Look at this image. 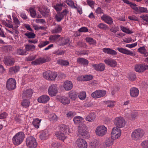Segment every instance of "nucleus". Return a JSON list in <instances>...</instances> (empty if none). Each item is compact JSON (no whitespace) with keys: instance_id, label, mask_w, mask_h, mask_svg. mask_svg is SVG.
<instances>
[{"instance_id":"obj_24","label":"nucleus","mask_w":148,"mask_h":148,"mask_svg":"<svg viewBox=\"0 0 148 148\" xmlns=\"http://www.w3.org/2000/svg\"><path fill=\"white\" fill-rule=\"evenodd\" d=\"M77 62L79 64L83 65V66H87L88 64V61L84 58H79L77 59Z\"/></svg>"},{"instance_id":"obj_7","label":"nucleus","mask_w":148,"mask_h":148,"mask_svg":"<svg viewBox=\"0 0 148 148\" xmlns=\"http://www.w3.org/2000/svg\"><path fill=\"white\" fill-rule=\"evenodd\" d=\"M16 82L14 79L9 78L6 82V87L9 90L14 89L16 87Z\"/></svg>"},{"instance_id":"obj_44","label":"nucleus","mask_w":148,"mask_h":148,"mask_svg":"<svg viewBox=\"0 0 148 148\" xmlns=\"http://www.w3.org/2000/svg\"><path fill=\"white\" fill-rule=\"evenodd\" d=\"M66 3L72 8L77 9L78 8L77 6L74 5L73 1L71 0H67L66 1Z\"/></svg>"},{"instance_id":"obj_14","label":"nucleus","mask_w":148,"mask_h":148,"mask_svg":"<svg viewBox=\"0 0 148 148\" xmlns=\"http://www.w3.org/2000/svg\"><path fill=\"white\" fill-rule=\"evenodd\" d=\"M39 138L41 140H44L48 139L49 136V132L47 130L41 131L39 135Z\"/></svg>"},{"instance_id":"obj_10","label":"nucleus","mask_w":148,"mask_h":148,"mask_svg":"<svg viewBox=\"0 0 148 148\" xmlns=\"http://www.w3.org/2000/svg\"><path fill=\"white\" fill-rule=\"evenodd\" d=\"M135 71L139 73L143 72L148 70V65L145 64H137L134 66Z\"/></svg>"},{"instance_id":"obj_4","label":"nucleus","mask_w":148,"mask_h":148,"mask_svg":"<svg viewBox=\"0 0 148 148\" xmlns=\"http://www.w3.org/2000/svg\"><path fill=\"white\" fill-rule=\"evenodd\" d=\"M26 143L29 148H36L37 146L36 139L32 136H29L26 138Z\"/></svg>"},{"instance_id":"obj_36","label":"nucleus","mask_w":148,"mask_h":148,"mask_svg":"<svg viewBox=\"0 0 148 148\" xmlns=\"http://www.w3.org/2000/svg\"><path fill=\"white\" fill-rule=\"evenodd\" d=\"M57 63L62 66H68L69 64L67 60L62 59L58 60L57 61Z\"/></svg>"},{"instance_id":"obj_37","label":"nucleus","mask_w":148,"mask_h":148,"mask_svg":"<svg viewBox=\"0 0 148 148\" xmlns=\"http://www.w3.org/2000/svg\"><path fill=\"white\" fill-rule=\"evenodd\" d=\"M114 139H112L111 137L106 139L105 142L106 145L108 147L112 145L113 144Z\"/></svg>"},{"instance_id":"obj_62","label":"nucleus","mask_w":148,"mask_h":148,"mask_svg":"<svg viewBox=\"0 0 148 148\" xmlns=\"http://www.w3.org/2000/svg\"><path fill=\"white\" fill-rule=\"evenodd\" d=\"M75 115L76 113L74 112L69 111L66 114L67 117L69 118L73 117Z\"/></svg>"},{"instance_id":"obj_43","label":"nucleus","mask_w":148,"mask_h":148,"mask_svg":"<svg viewBox=\"0 0 148 148\" xmlns=\"http://www.w3.org/2000/svg\"><path fill=\"white\" fill-rule=\"evenodd\" d=\"M51 74V71H46L43 73V77L46 79L49 80L50 78L49 75Z\"/></svg>"},{"instance_id":"obj_1","label":"nucleus","mask_w":148,"mask_h":148,"mask_svg":"<svg viewBox=\"0 0 148 148\" xmlns=\"http://www.w3.org/2000/svg\"><path fill=\"white\" fill-rule=\"evenodd\" d=\"M25 138V134L22 132L16 134L12 138L14 144L16 145H18L23 142Z\"/></svg>"},{"instance_id":"obj_9","label":"nucleus","mask_w":148,"mask_h":148,"mask_svg":"<svg viewBox=\"0 0 148 148\" xmlns=\"http://www.w3.org/2000/svg\"><path fill=\"white\" fill-rule=\"evenodd\" d=\"M121 134L120 130L117 127H114L112 129L111 133V137L113 139H117L119 137Z\"/></svg>"},{"instance_id":"obj_28","label":"nucleus","mask_w":148,"mask_h":148,"mask_svg":"<svg viewBox=\"0 0 148 148\" xmlns=\"http://www.w3.org/2000/svg\"><path fill=\"white\" fill-rule=\"evenodd\" d=\"M117 49L119 51L124 54L130 55H132L133 54L132 51L122 48L118 47Z\"/></svg>"},{"instance_id":"obj_3","label":"nucleus","mask_w":148,"mask_h":148,"mask_svg":"<svg viewBox=\"0 0 148 148\" xmlns=\"http://www.w3.org/2000/svg\"><path fill=\"white\" fill-rule=\"evenodd\" d=\"M145 134L144 130L140 128L135 130L132 133V139L135 140H140L143 136Z\"/></svg>"},{"instance_id":"obj_8","label":"nucleus","mask_w":148,"mask_h":148,"mask_svg":"<svg viewBox=\"0 0 148 148\" xmlns=\"http://www.w3.org/2000/svg\"><path fill=\"white\" fill-rule=\"evenodd\" d=\"M106 94V91L103 90H98L92 93V97L94 98H98L104 96Z\"/></svg>"},{"instance_id":"obj_39","label":"nucleus","mask_w":148,"mask_h":148,"mask_svg":"<svg viewBox=\"0 0 148 148\" xmlns=\"http://www.w3.org/2000/svg\"><path fill=\"white\" fill-rule=\"evenodd\" d=\"M99 145V142L98 140H96L93 142L90 143L89 145L90 148H97Z\"/></svg>"},{"instance_id":"obj_31","label":"nucleus","mask_w":148,"mask_h":148,"mask_svg":"<svg viewBox=\"0 0 148 148\" xmlns=\"http://www.w3.org/2000/svg\"><path fill=\"white\" fill-rule=\"evenodd\" d=\"M59 100L64 104H69L70 103V99L66 97H61L59 98Z\"/></svg>"},{"instance_id":"obj_63","label":"nucleus","mask_w":148,"mask_h":148,"mask_svg":"<svg viewBox=\"0 0 148 148\" xmlns=\"http://www.w3.org/2000/svg\"><path fill=\"white\" fill-rule=\"evenodd\" d=\"M141 145L143 148H148V140H145L143 142L141 143Z\"/></svg>"},{"instance_id":"obj_21","label":"nucleus","mask_w":148,"mask_h":148,"mask_svg":"<svg viewBox=\"0 0 148 148\" xmlns=\"http://www.w3.org/2000/svg\"><path fill=\"white\" fill-rule=\"evenodd\" d=\"M49 99V96L47 95H42L38 97V101L39 103H45L48 101Z\"/></svg>"},{"instance_id":"obj_6","label":"nucleus","mask_w":148,"mask_h":148,"mask_svg":"<svg viewBox=\"0 0 148 148\" xmlns=\"http://www.w3.org/2000/svg\"><path fill=\"white\" fill-rule=\"evenodd\" d=\"M95 132L97 135L102 136L106 134L107 132V128L103 125L99 126L96 128Z\"/></svg>"},{"instance_id":"obj_61","label":"nucleus","mask_w":148,"mask_h":148,"mask_svg":"<svg viewBox=\"0 0 148 148\" xmlns=\"http://www.w3.org/2000/svg\"><path fill=\"white\" fill-rule=\"evenodd\" d=\"M134 12L137 14H140L143 12L148 13V10H134Z\"/></svg>"},{"instance_id":"obj_52","label":"nucleus","mask_w":148,"mask_h":148,"mask_svg":"<svg viewBox=\"0 0 148 148\" xmlns=\"http://www.w3.org/2000/svg\"><path fill=\"white\" fill-rule=\"evenodd\" d=\"M138 114L137 112H133L131 113L130 116L132 119H135L138 116Z\"/></svg>"},{"instance_id":"obj_30","label":"nucleus","mask_w":148,"mask_h":148,"mask_svg":"<svg viewBox=\"0 0 148 148\" xmlns=\"http://www.w3.org/2000/svg\"><path fill=\"white\" fill-rule=\"evenodd\" d=\"M41 120V119L38 118H36L33 119L32 124L35 128L38 129L39 128Z\"/></svg>"},{"instance_id":"obj_29","label":"nucleus","mask_w":148,"mask_h":148,"mask_svg":"<svg viewBox=\"0 0 148 148\" xmlns=\"http://www.w3.org/2000/svg\"><path fill=\"white\" fill-rule=\"evenodd\" d=\"M93 76L91 75H86L84 76H81L80 77H78V79L79 80L89 81L92 79Z\"/></svg>"},{"instance_id":"obj_56","label":"nucleus","mask_w":148,"mask_h":148,"mask_svg":"<svg viewBox=\"0 0 148 148\" xmlns=\"http://www.w3.org/2000/svg\"><path fill=\"white\" fill-rule=\"evenodd\" d=\"M69 42L70 40L69 38H64L62 39L61 44L62 45H64L69 44Z\"/></svg>"},{"instance_id":"obj_13","label":"nucleus","mask_w":148,"mask_h":148,"mask_svg":"<svg viewBox=\"0 0 148 148\" xmlns=\"http://www.w3.org/2000/svg\"><path fill=\"white\" fill-rule=\"evenodd\" d=\"M76 144L79 148H87V144L86 141L82 138H78L76 142Z\"/></svg>"},{"instance_id":"obj_45","label":"nucleus","mask_w":148,"mask_h":148,"mask_svg":"<svg viewBox=\"0 0 148 148\" xmlns=\"http://www.w3.org/2000/svg\"><path fill=\"white\" fill-rule=\"evenodd\" d=\"M66 5L64 3L56 5L55 6V9H62L66 8Z\"/></svg>"},{"instance_id":"obj_58","label":"nucleus","mask_w":148,"mask_h":148,"mask_svg":"<svg viewBox=\"0 0 148 148\" xmlns=\"http://www.w3.org/2000/svg\"><path fill=\"white\" fill-rule=\"evenodd\" d=\"M128 78L130 80L133 81L136 79V76L134 73H131L129 75Z\"/></svg>"},{"instance_id":"obj_35","label":"nucleus","mask_w":148,"mask_h":148,"mask_svg":"<svg viewBox=\"0 0 148 148\" xmlns=\"http://www.w3.org/2000/svg\"><path fill=\"white\" fill-rule=\"evenodd\" d=\"M73 120L75 124H78L82 122L83 118L79 116H76L74 118Z\"/></svg>"},{"instance_id":"obj_38","label":"nucleus","mask_w":148,"mask_h":148,"mask_svg":"<svg viewBox=\"0 0 148 148\" xmlns=\"http://www.w3.org/2000/svg\"><path fill=\"white\" fill-rule=\"evenodd\" d=\"M30 103V101L28 100L27 99H24L21 102V105L25 108L29 107Z\"/></svg>"},{"instance_id":"obj_23","label":"nucleus","mask_w":148,"mask_h":148,"mask_svg":"<svg viewBox=\"0 0 148 148\" xmlns=\"http://www.w3.org/2000/svg\"><path fill=\"white\" fill-rule=\"evenodd\" d=\"M102 19L106 23L111 25L113 23V20L112 18L110 16L103 15L101 17Z\"/></svg>"},{"instance_id":"obj_19","label":"nucleus","mask_w":148,"mask_h":148,"mask_svg":"<svg viewBox=\"0 0 148 148\" xmlns=\"http://www.w3.org/2000/svg\"><path fill=\"white\" fill-rule=\"evenodd\" d=\"M92 66L94 69L100 71H102L104 70L105 69V65L104 64L100 63L99 64H93Z\"/></svg>"},{"instance_id":"obj_40","label":"nucleus","mask_w":148,"mask_h":148,"mask_svg":"<svg viewBox=\"0 0 148 148\" xmlns=\"http://www.w3.org/2000/svg\"><path fill=\"white\" fill-rule=\"evenodd\" d=\"M60 36V35L58 34L51 35L49 37V39L51 42H53L58 39Z\"/></svg>"},{"instance_id":"obj_51","label":"nucleus","mask_w":148,"mask_h":148,"mask_svg":"<svg viewBox=\"0 0 148 148\" xmlns=\"http://www.w3.org/2000/svg\"><path fill=\"white\" fill-rule=\"evenodd\" d=\"M49 42L47 40L42 41L39 44L38 47L40 48H42L49 44Z\"/></svg>"},{"instance_id":"obj_12","label":"nucleus","mask_w":148,"mask_h":148,"mask_svg":"<svg viewBox=\"0 0 148 148\" xmlns=\"http://www.w3.org/2000/svg\"><path fill=\"white\" fill-rule=\"evenodd\" d=\"M50 60V58L48 57L43 58H39L34 61L32 62V64L34 65H36L49 62Z\"/></svg>"},{"instance_id":"obj_26","label":"nucleus","mask_w":148,"mask_h":148,"mask_svg":"<svg viewBox=\"0 0 148 148\" xmlns=\"http://www.w3.org/2000/svg\"><path fill=\"white\" fill-rule=\"evenodd\" d=\"M62 30V26L59 25H56L55 27L51 30V32L53 34H58L61 32Z\"/></svg>"},{"instance_id":"obj_15","label":"nucleus","mask_w":148,"mask_h":148,"mask_svg":"<svg viewBox=\"0 0 148 148\" xmlns=\"http://www.w3.org/2000/svg\"><path fill=\"white\" fill-rule=\"evenodd\" d=\"M48 92L50 96L52 97L56 95L58 92L56 86L55 84L50 86L49 87Z\"/></svg>"},{"instance_id":"obj_57","label":"nucleus","mask_w":148,"mask_h":148,"mask_svg":"<svg viewBox=\"0 0 148 148\" xmlns=\"http://www.w3.org/2000/svg\"><path fill=\"white\" fill-rule=\"evenodd\" d=\"M86 96V93L85 92H80L78 95L79 98L81 100L84 99Z\"/></svg>"},{"instance_id":"obj_64","label":"nucleus","mask_w":148,"mask_h":148,"mask_svg":"<svg viewBox=\"0 0 148 148\" xmlns=\"http://www.w3.org/2000/svg\"><path fill=\"white\" fill-rule=\"evenodd\" d=\"M140 17L142 18L144 21H145L148 24V16L147 15H142L140 16Z\"/></svg>"},{"instance_id":"obj_60","label":"nucleus","mask_w":148,"mask_h":148,"mask_svg":"<svg viewBox=\"0 0 148 148\" xmlns=\"http://www.w3.org/2000/svg\"><path fill=\"white\" fill-rule=\"evenodd\" d=\"M13 19L14 23L16 25L15 27L16 28H17L18 27V25L20 24V21L18 18L16 17H13Z\"/></svg>"},{"instance_id":"obj_42","label":"nucleus","mask_w":148,"mask_h":148,"mask_svg":"<svg viewBox=\"0 0 148 148\" xmlns=\"http://www.w3.org/2000/svg\"><path fill=\"white\" fill-rule=\"evenodd\" d=\"M35 46L34 45H25L26 51H33L35 50Z\"/></svg>"},{"instance_id":"obj_27","label":"nucleus","mask_w":148,"mask_h":148,"mask_svg":"<svg viewBox=\"0 0 148 148\" xmlns=\"http://www.w3.org/2000/svg\"><path fill=\"white\" fill-rule=\"evenodd\" d=\"M103 51L106 53L111 55L112 56L116 55L117 54V53L115 51L109 48H103Z\"/></svg>"},{"instance_id":"obj_46","label":"nucleus","mask_w":148,"mask_h":148,"mask_svg":"<svg viewBox=\"0 0 148 148\" xmlns=\"http://www.w3.org/2000/svg\"><path fill=\"white\" fill-rule=\"evenodd\" d=\"M121 29L123 32L128 34H130L133 33V32H132L129 29L126 28L125 27L121 26Z\"/></svg>"},{"instance_id":"obj_48","label":"nucleus","mask_w":148,"mask_h":148,"mask_svg":"<svg viewBox=\"0 0 148 148\" xmlns=\"http://www.w3.org/2000/svg\"><path fill=\"white\" fill-rule=\"evenodd\" d=\"M42 16L47 17L49 14V10H39Z\"/></svg>"},{"instance_id":"obj_54","label":"nucleus","mask_w":148,"mask_h":148,"mask_svg":"<svg viewBox=\"0 0 148 148\" xmlns=\"http://www.w3.org/2000/svg\"><path fill=\"white\" fill-rule=\"evenodd\" d=\"M25 35L28 38H34L36 36V35L34 33L28 32L26 33L25 34Z\"/></svg>"},{"instance_id":"obj_18","label":"nucleus","mask_w":148,"mask_h":148,"mask_svg":"<svg viewBox=\"0 0 148 148\" xmlns=\"http://www.w3.org/2000/svg\"><path fill=\"white\" fill-rule=\"evenodd\" d=\"M104 62L107 65L112 67H114L117 65V62L114 59H109L104 60Z\"/></svg>"},{"instance_id":"obj_50","label":"nucleus","mask_w":148,"mask_h":148,"mask_svg":"<svg viewBox=\"0 0 148 148\" xmlns=\"http://www.w3.org/2000/svg\"><path fill=\"white\" fill-rule=\"evenodd\" d=\"M26 51L23 49L19 48L17 50V54L19 55H24L26 54Z\"/></svg>"},{"instance_id":"obj_59","label":"nucleus","mask_w":148,"mask_h":148,"mask_svg":"<svg viewBox=\"0 0 148 148\" xmlns=\"http://www.w3.org/2000/svg\"><path fill=\"white\" fill-rule=\"evenodd\" d=\"M119 30V27L118 26H116L115 25L111 27L110 29V31L112 32L115 33Z\"/></svg>"},{"instance_id":"obj_34","label":"nucleus","mask_w":148,"mask_h":148,"mask_svg":"<svg viewBox=\"0 0 148 148\" xmlns=\"http://www.w3.org/2000/svg\"><path fill=\"white\" fill-rule=\"evenodd\" d=\"M69 95L71 99L72 100H75L77 97L76 92L74 90H72L69 93Z\"/></svg>"},{"instance_id":"obj_5","label":"nucleus","mask_w":148,"mask_h":148,"mask_svg":"<svg viewBox=\"0 0 148 148\" xmlns=\"http://www.w3.org/2000/svg\"><path fill=\"white\" fill-rule=\"evenodd\" d=\"M114 125L119 128H121L125 126V122L124 119L121 116L116 117L114 121Z\"/></svg>"},{"instance_id":"obj_53","label":"nucleus","mask_w":148,"mask_h":148,"mask_svg":"<svg viewBox=\"0 0 148 148\" xmlns=\"http://www.w3.org/2000/svg\"><path fill=\"white\" fill-rule=\"evenodd\" d=\"M98 27L101 29L104 30H108L109 29V28L107 25L103 23H100L98 25Z\"/></svg>"},{"instance_id":"obj_17","label":"nucleus","mask_w":148,"mask_h":148,"mask_svg":"<svg viewBox=\"0 0 148 148\" xmlns=\"http://www.w3.org/2000/svg\"><path fill=\"white\" fill-rule=\"evenodd\" d=\"M3 61L5 64L8 66L12 65L14 63V59L9 56L5 58Z\"/></svg>"},{"instance_id":"obj_49","label":"nucleus","mask_w":148,"mask_h":148,"mask_svg":"<svg viewBox=\"0 0 148 148\" xmlns=\"http://www.w3.org/2000/svg\"><path fill=\"white\" fill-rule=\"evenodd\" d=\"M50 78L49 79V80L53 81L55 80L57 76V74L56 72L51 71V74L49 75Z\"/></svg>"},{"instance_id":"obj_47","label":"nucleus","mask_w":148,"mask_h":148,"mask_svg":"<svg viewBox=\"0 0 148 148\" xmlns=\"http://www.w3.org/2000/svg\"><path fill=\"white\" fill-rule=\"evenodd\" d=\"M61 10H56L57 12L58 13L55 16V18L56 21L58 22H60L63 18L62 16L60 15L59 13V12H60Z\"/></svg>"},{"instance_id":"obj_33","label":"nucleus","mask_w":148,"mask_h":148,"mask_svg":"<svg viewBox=\"0 0 148 148\" xmlns=\"http://www.w3.org/2000/svg\"><path fill=\"white\" fill-rule=\"evenodd\" d=\"M19 66H15L11 67L9 69V72L11 74H13L19 71Z\"/></svg>"},{"instance_id":"obj_20","label":"nucleus","mask_w":148,"mask_h":148,"mask_svg":"<svg viewBox=\"0 0 148 148\" xmlns=\"http://www.w3.org/2000/svg\"><path fill=\"white\" fill-rule=\"evenodd\" d=\"M63 86L65 90L67 91L71 90L73 85L71 81L67 80L64 82Z\"/></svg>"},{"instance_id":"obj_22","label":"nucleus","mask_w":148,"mask_h":148,"mask_svg":"<svg viewBox=\"0 0 148 148\" xmlns=\"http://www.w3.org/2000/svg\"><path fill=\"white\" fill-rule=\"evenodd\" d=\"M139 90L136 88L133 87L130 90V94L132 97H137L139 94Z\"/></svg>"},{"instance_id":"obj_2","label":"nucleus","mask_w":148,"mask_h":148,"mask_svg":"<svg viewBox=\"0 0 148 148\" xmlns=\"http://www.w3.org/2000/svg\"><path fill=\"white\" fill-rule=\"evenodd\" d=\"M60 134L57 136L59 140L64 141L67 137L66 135L68 131V127L66 125L62 124L60 126Z\"/></svg>"},{"instance_id":"obj_16","label":"nucleus","mask_w":148,"mask_h":148,"mask_svg":"<svg viewBox=\"0 0 148 148\" xmlns=\"http://www.w3.org/2000/svg\"><path fill=\"white\" fill-rule=\"evenodd\" d=\"M33 93V91L32 89H27L23 92L22 95V97L23 99L30 98L32 97Z\"/></svg>"},{"instance_id":"obj_32","label":"nucleus","mask_w":148,"mask_h":148,"mask_svg":"<svg viewBox=\"0 0 148 148\" xmlns=\"http://www.w3.org/2000/svg\"><path fill=\"white\" fill-rule=\"evenodd\" d=\"M49 117L50 121L53 122H56L59 119V117L54 113L52 114L49 115Z\"/></svg>"},{"instance_id":"obj_41","label":"nucleus","mask_w":148,"mask_h":148,"mask_svg":"<svg viewBox=\"0 0 148 148\" xmlns=\"http://www.w3.org/2000/svg\"><path fill=\"white\" fill-rule=\"evenodd\" d=\"M86 40L87 42L90 45H95L96 43V42L93 38L91 37H86Z\"/></svg>"},{"instance_id":"obj_11","label":"nucleus","mask_w":148,"mask_h":148,"mask_svg":"<svg viewBox=\"0 0 148 148\" xmlns=\"http://www.w3.org/2000/svg\"><path fill=\"white\" fill-rule=\"evenodd\" d=\"M78 131L79 134L82 136H86L88 133L86 130V126L84 124L78 127Z\"/></svg>"},{"instance_id":"obj_25","label":"nucleus","mask_w":148,"mask_h":148,"mask_svg":"<svg viewBox=\"0 0 148 148\" xmlns=\"http://www.w3.org/2000/svg\"><path fill=\"white\" fill-rule=\"evenodd\" d=\"M95 114L93 112H91L86 117V120L89 122H92L95 120Z\"/></svg>"},{"instance_id":"obj_55","label":"nucleus","mask_w":148,"mask_h":148,"mask_svg":"<svg viewBox=\"0 0 148 148\" xmlns=\"http://www.w3.org/2000/svg\"><path fill=\"white\" fill-rule=\"evenodd\" d=\"M138 51L141 53L144 54L145 56H146L147 52L145 47H140L138 49Z\"/></svg>"}]
</instances>
